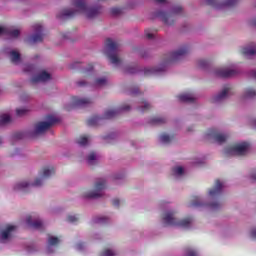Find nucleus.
I'll use <instances>...</instances> for the list:
<instances>
[{
	"label": "nucleus",
	"mask_w": 256,
	"mask_h": 256,
	"mask_svg": "<svg viewBox=\"0 0 256 256\" xmlns=\"http://www.w3.org/2000/svg\"><path fill=\"white\" fill-rule=\"evenodd\" d=\"M174 139L175 137L165 133L159 136L160 143H163L164 145H168V143H171Z\"/></svg>",
	"instance_id": "7c9ffc66"
},
{
	"label": "nucleus",
	"mask_w": 256,
	"mask_h": 256,
	"mask_svg": "<svg viewBox=\"0 0 256 256\" xmlns=\"http://www.w3.org/2000/svg\"><path fill=\"white\" fill-rule=\"evenodd\" d=\"M175 215H177V211L175 209L166 210L161 216L163 225L180 227L181 229H189V227H191L195 221L193 217H186L180 220L177 219Z\"/></svg>",
	"instance_id": "20e7f679"
},
{
	"label": "nucleus",
	"mask_w": 256,
	"mask_h": 256,
	"mask_svg": "<svg viewBox=\"0 0 256 256\" xmlns=\"http://www.w3.org/2000/svg\"><path fill=\"white\" fill-rule=\"evenodd\" d=\"M78 84H79L80 86H83V82H78Z\"/></svg>",
	"instance_id": "e2e57ef3"
},
{
	"label": "nucleus",
	"mask_w": 256,
	"mask_h": 256,
	"mask_svg": "<svg viewBox=\"0 0 256 256\" xmlns=\"http://www.w3.org/2000/svg\"><path fill=\"white\" fill-rule=\"evenodd\" d=\"M157 3H165L166 0H156Z\"/></svg>",
	"instance_id": "4d7b16f0"
},
{
	"label": "nucleus",
	"mask_w": 256,
	"mask_h": 256,
	"mask_svg": "<svg viewBox=\"0 0 256 256\" xmlns=\"http://www.w3.org/2000/svg\"><path fill=\"white\" fill-rule=\"evenodd\" d=\"M57 123V118L54 116H48L46 121L38 122L34 125L33 129L30 131L31 137H38V135H43L45 131H49L52 125Z\"/></svg>",
	"instance_id": "423d86ee"
},
{
	"label": "nucleus",
	"mask_w": 256,
	"mask_h": 256,
	"mask_svg": "<svg viewBox=\"0 0 256 256\" xmlns=\"http://www.w3.org/2000/svg\"><path fill=\"white\" fill-rule=\"evenodd\" d=\"M55 175V167L54 166H46L41 170V176L44 179H49V177H53Z\"/></svg>",
	"instance_id": "393cba45"
},
{
	"label": "nucleus",
	"mask_w": 256,
	"mask_h": 256,
	"mask_svg": "<svg viewBox=\"0 0 256 256\" xmlns=\"http://www.w3.org/2000/svg\"><path fill=\"white\" fill-rule=\"evenodd\" d=\"M72 103L75 107H87V105L93 103V100L91 98L74 97Z\"/></svg>",
	"instance_id": "aec40b11"
},
{
	"label": "nucleus",
	"mask_w": 256,
	"mask_h": 256,
	"mask_svg": "<svg viewBox=\"0 0 256 256\" xmlns=\"http://www.w3.org/2000/svg\"><path fill=\"white\" fill-rule=\"evenodd\" d=\"M1 143H3V138L0 137V145H1Z\"/></svg>",
	"instance_id": "680f3d73"
},
{
	"label": "nucleus",
	"mask_w": 256,
	"mask_h": 256,
	"mask_svg": "<svg viewBox=\"0 0 256 256\" xmlns=\"http://www.w3.org/2000/svg\"><path fill=\"white\" fill-rule=\"evenodd\" d=\"M112 205H114V207H119V205H121V200L115 198L112 200Z\"/></svg>",
	"instance_id": "09e8293b"
},
{
	"label": "nucleus",
	"mask_w": 256,
	"mask_h": 256,
	"mask_svg": "<svg viewBox=\"0 0 256 256\" xmlns=\"http://www.w3.org/2000/svg\"><path fill=\"white\" fill-rule=\"evenodd\" d=\"M250 236L252 237V239H256V228L251 230Z\"/></svg>",
	"instance_id": "864d4df0"
},
{
	"label": "nucleus",
	"mask_w": 256,
	"mask_h": 256,
	"mask_svg": "<svg viewBox=\"0 0 256 256\" xmlns=\"http://www.w3.org/2000/svg\"><path fill=\"white\" fill-rule=\"evenodd\" d=\"M124 73H135V68H133L132 66H125L123 68Z\"/></svg>",
	"instance_id": "49530a36"
},
{
	"label": "nucleus",
	"mask_w": 256,
	"mask_h": 256,
	"mask_svg": "<svg viewBox=\"0 0 256 256\" xmlns=\"http://www.w3.org/2000/svg\"><path fill=\"white\" fill-rule=\"evenodd\" d=\"M117 115H119V110L110 109L104 113V119H113V118L117 117Z\"/></svg>",
	"instance_id": "72a5a7b5"
},
{
	"label": "nucleus",
	"mask_w": 256,
	"mask_h": 256,
	"mask_svg": "<svg viewBox=\"0 0 256 256\" xmlns=\"http://www.w3.org/2000/svg\"><path fill=\"white\" fill-rule=\"evenodd\" d=\"M92 85L97 89H101V87H107V85H109V79H107L105 76L97 77L93 80Z\"/></svg>",
	"instance_id": "412c9836"
},
{
	"label": "nucleus",
	"mask_w": 256,
	"mask_h": 256,
	"mask_svg": "<svg viewBox=\"0 0 256 256\" xmlns=\"http://www.w3.org/2000/svg\"><path fill=\"white\" fill-rule=\"evenodd\" d=\"M61 243V239L59 237L56 236H48V244H47V251L48 253H53V251H51V247H57V245H59Z\"/></svg>",
	"instance_id": "5701e85b"
},
{
	"label": "nucleus",
	"mask_w": 256,
	"mask_h": 256,
	"mask_svg": "<svg viewBox=\"0 0 256 256\" xmlns=\"http://www.w3.org/2000/svg\"><path fill=\"white\" fill-rule=\"evenodd\" d=\"M76 143L80 147H87L91 143V136L89 135H80L78 138H76Z\"/></svg>",
	"instance_id": "b1692460"
},
{
	"label": "nucleus",
	"mask_w": 256,
	"mask_h": 256,
	"mask_svg": "<svg viewBox=\"0 0 256 256\" xmlns=\"http://www.w3.org/2000/svg\"><path fill=\"white\" fill-rule=\"evenodd\" d=\"M34 34L29 38L30 43H39L43 41V26L35 24L33 26Z\"/></svg>",
	"instance_id": "ddd939ff"
},
{
	"label": "nucleus",
	"mask_w": 256,
	"mask_h": 256,
	"mask_svg": "<svg viewBox=\"0 0 256 256\" xmlns=\"http://www.w3.org/2000/svg\"><path fill=\"white\" fill-rule=\"evenodd\" d=\"M249 179L252 183H256V170H252L250 172Z\"/></svg>",
	"instance_id": "a18cd8bd"
},
{
	"label": "nucleus",
	"mask_w": 256,
	"mask_h": 256,
	"mask_svg": "<svg viewBox=\"0 0 256 256\" xmlns=\"http://www.w3.org/2000/svg\"><path fill=\"white\" fill-rule=\"evenodd\" d=\"M171 175L174 179H181L185 175V168L182 166H175L172 168Z\"/></svg>",
	"instance_id": "a878e982"
},
{
	"label": "nucleus",
	"mask_w": 256,
	"mask_h": 256,
	"mask_svg": "<svg viewBox=\"0 0 256 256\" xmlns=\"http://www.w3.org/2000/svg\"><path fill=\"white\" fill-rule=\"evenodd\" d=\"M181 103H195L197 96L193 92H184L177 96Z\"/></svg>",
	"instance_id": "dca6fc26"
},
{
	"label": "nucleus",
	"mask_w": 256,
	"mask_h": 256,
	"mask_svg": "<svg viewBox=\"0 0 256 256\" xmlns=\"http://www.w3.org/2000/svg\"><path fill=\"white\" fill-rule=\"evenodd\" d=\"M99 162V155L95 152H91L87 156V163L88 165H95L96 163Z\"/></svg>",
	"instance_id": "c85d7f7f"
},
{
	"label": "nucleus",
	"mask_w": 256,
	"mask_h": 256,
	"mask_svg": "<svg viewBox=\"0 0 256 256\" xmlns=\"http://www.w3.org/2000/svg\"><path fill=\"white\" fill-rule=\"evenodd\" d=\"M105 219H107V218L103 217V218H101L100 221H101L102 223H105Z\"/></svg>",
	"instance_id": "bf43d9fd"
},
{
	"label": "nucleus",
	"mask_w": 256,
	"mask_h": 256,
	"mask_svg": "<svg viewBox=\"0 0 256 256\" xmlns=\"http://www.w3.org/2000/svg\"><path fill=\"white\" fill-rule=\"evenodd\" d=\"M6 55H8L11 63L14 65H19L21 63V54L17 50H11V49H6L5 50Z\"/></svg>",
	"instance_id": "f3484780"
},
{
	"label": "nucleus",
	"mask_w": 256,
	"mask_h": 256,
	"mask_svg": "<svg viewBox=\"0 0 256 256\" xmlns=\"http://www.w3.org/2000/svg\"><path fill=\"white\" fill-rule=\"evenodd\" d=\"M30 111L31 109L27 107L17 108L16 115H18V117H24V115H27L28 113H30Z\"/></svg>",
	"instance_id": "58836bf2"
},
{
	"label": "nucleus",
	"mask_w": 256,
	"mask_h": 256,
	"mask_svg": "<svg viewBox=\"0 0 256 256\" xmlns=\"http://www.w3.org/2000/svg\"><path fill=\"white\" fill-rule=\"evenodd\" d=\"M100 256H117V251L111 248H106L100 253Z\"/></svg>",
	"instance_id": "ea45409f"
},
{
	"label": "nucleus",
	"mask_w": 256,
	"mask_h": 256,
	"mask_svg": "<svg viewBox=\"0 0 256 256\" xmlns=\"http://www.w3.org/2000/svg\"><path fill=\"white\" fill-rule=\"evenodd\" d=\"M5 33L9 39H17L21 35V31L15 28H6Z\"/></svg>",
	"instance_id": "cd10ccee"
},
{
	"label": "nucleus",
	"mask_w": 256,
	"mask_h": 256,
	"mask_svg": "<svg viewBox=\"0 0 256 256\" xmlns=\"http://www.w3.org/2000/svg\"><path fill=\"white\" fill-rule=\"evenodd\" d=\"M63 39L67 38V34H62Z\"/></svg>",
	"instance_id": "052dcab7"
},
{
	"label": "nucleus",
	"mask_w": 256,
	"mask_h": 256,
	"mask_svg": "<svg viewBox=\"0 0 256 256\" xmlns=\"http://www.w3.org/2000/svg\"><path fill=\"white\" fill-rule=\"evenodd\" d=\"M238 73L239 71H237V68L235 66H228L225 68V79H231L233 77H236Z\"/></svg>",
	"instance_id": "bb28decb"
},
{
	"label": "nucleus",
	"mask_w": 256,
	"mask_h": 256,
	"mask_svg": "<svg viewBox=\"0 0 256 256\" xmlns=\"http://www.w3.org/2000/svg\"><path fill=\"white\" fill-rule=\"evenodd\" d=\"M205 141H214L218 145L225 143V132L223 128H210L204 133Z\"/></svg>",
	"instance_id": "6e6552de"
},
{
	"label": "nucleus",
	"mask_w": 256,
	"mask_h": 256,
	"mask_svg": "<svg viewBox=\"0 0 256 256\" xmlns=\"http://www.w3.org/2000/svg\"><path fill=\"white\" fill-rule=\"evenodd\" d=\"M17 231V227L13 225H7L0 231V241L1 243H8L13 239V235Z\"/></svg>",
	"instance_id": "9b49d317"
},
{
	"label": "nucleus",
	"mask_w": 256,
	"mask_h": 256,
	"mask_svg": "<svg viewBox=\"0 0 256 256\" xmlns=\"http://www.w3.org/2000/svg\"><path fill=\"white\" fill-rule=\"evenodd\" d=\"M123 109L124 111H129V106L126 105Z\"/></svg>",
	"instance_id": "13d9d810"
},
{
	"label": "nucleus",
	"mask_w": 256,
	"mask_h": 256,
	"mask_svg": "<svg viewBox=\"0 0 256 256\" xmlns=\"http://www.w3.org/2000/svg\"><path fill=\"white\" fill-rule=\"evenodd\" d=\"M47 81H51V74L44 70L32 77V83H47Z\"/></svg>",
	"instance_id": "2eb2a0df"
},
{
	"label": "nucleus",
	"mask_w": 256,
	"mask_h": 256,
	"mask_svg": "<svg viewBox=\"0 0 256 256\" xmlns=\"http://www.w3.org/2000/svg\"><path fill=\"white\" fill-rule=\"evenodd\" d=\"M150 123H152V125H163L164 123H167V118L163 116H155L151 119Z\"/></svg>",
	"instance_id": "473e14b6"
},
{
	"label": "nucleus",
	"mask_w": 256,
	"mask_h": 256,
	"mask_svg": "<svg viewBox=\"0 0 256 256\" xmlns=\"http://www.w3.org/2000/svg\"><path fill=\"white\" fill-rule=\"evenodd\" d=\"M239 3V0H226L225 7H235Z\"/></svg>",
	"instance_id": "37998d69"
},
{
	"label": "nucleus",
	"mask_w": 256,
	"mask_h": 256,
	"mask_svg": "<svg viewBox=\"0 0 256 256\" xmlns=\"http://www.w3.org/2000/svg\"><path fill=\"white\" fill-rule=\"evenodd\" d=\"M223 189V183L219 180H216L215 186L212 189L208 190L207 202L203 201L201 196H195L191 200L192 207H210L211 209H218L220 207L219 202H212V199L219 197L221 195V190Z\"/></svg>",
	"instance_id": "7ed1b4c3"
},
{
	"label": "nucleus",
	"mask_w": 256,
	"mask_h": 256,
	"mask_svg": "<svg viewBox=\"0 0 256 256\" xmlns=\"http://www.w3.org/2000/svg\"><path fill=\"white\" fill-rule=\"evenodd\" d=\"M209 75H212L215 79H225V67L216 66L209 72Z\"/></svg>",
	"instance_id": "6ab92c4d"
},
{
	"label": "nucleus",
	"mask_w": 256,
	"mask_h": 256,
	"mask_svg": "<svg viewBox=\"0 0 256 256\" xmlns=\"http://www.w3.org/2000/svg\"><path fill=\"white\" fill-rule=\"evenodd\" d=\"M77 13H81L88 19H95V17H99L101 13H103V6H89L87 5V0H73V8H65L59 14V19H67V17H73V15H77Z\"/></svg>",
	"instance_id": "f257e3e1"
},
{
	"label": "nucleus",
	"mask_w": 256,
	"mask_h": 256,
	"mask_svg": "<svg viewBox=\"0 0 256 256\" xmlns=\"http://www.w3.org/2000/svg\"><path fill=\"white\" fill-rule=\"evenodd\" d=\"M234 92H233V86L226 84L225 86V99H229V97H233Z\"/></svg>",
	"instance_id": "a19ab883"
},
{
	"label": "nucleus",
	"mask_w": 256,
	"mask_h": 256,
	"mask_svg": "<svg viewBox=\"0 0 256 256\" xmlns=\"http://www.w3.org/2000/svg\"><path fill=\"white\" fill-rule=\"evenodd\" d=\"M181 11H183V8L178 5L175 6L169 13H161L160 17L166 25H173V23H175L177 15L181 14Z\"/></svg>",
	"instance_id": "9d476101"
},
{
	"label": "nucleus",
	"mask_w": 256,
	"mask_h": 256,
	"mask_svg": "<svg viewBox=\"0 0 256 256\" xmlns=\"http://www.w3.org/2000/svg\"><path fill=\"white\" fill-rule=\"evenodd\" d=\"M7 27L0 26V37L6 35Z\"/></svg>",
	"instance_id": "3c124183"
},
{
	"label": "nucleus",
	"mask_w": 256,
	"mask_h": 256,
	"mask_svg": "<svg viewBox=\"0 0 256 256\" xmlns=\"http://www.w3.org/2000/svg\"><path fill=\"white\" fill-rule=\"evenodd\" d=\"M67 221L69 223H77V221H79V217L75 216V215H69L67 217Z\"/></svg>",
	"instance_id": "c03bdc74"
},
{
	"label": "nucleus",
	"mask_w": 256,
	"mask_h": 256,
	"mask_svg": "<svg viewBox=\"0 0 256 256\" xmlns=\"http://www.w3.org/2000/svg\"><path fill=\"white\" fill-rule=\"evenodd\" d=\"M189 55V47L181 46L174 52L170 54V59L158 64L157 66L147 67L144 69V74L147 77H151V75H161L167 71V67L171 61H179V59H183V57Z\"/></svg>",
	"instance_id": "f03ea898"
},
{
	"label": "nucleus",
	"mask_w": 256,
	"mask_h": 256,
	"mask_svg": "<svg viewBox=\"0 0 256 256\" xmlns=\"http://www.w3.org/2000/svg\"><path fill=\"white\" fill-rule=\"evenodd\" d=\"M145 35H146L147 39H153V37H155V34L149 32V31H146Z\"/></svg>",
	"instance_id": "603ef678"
},
{
	"label": "nucleus",
	"mask_w": 256,
	"mask_h": 256,
	"mask_svg": "<svg viewBox=\"0 0 256 256\" xmlns=\"http://www.w3.org/2000/svg\"><path fill=\"white\" fill-rule=\"evenodd\" d=\"M98 1H105V0H98Z\"/></svg>",
	"instance_id": "338daca9"
},
{
	"label": "nucleus",
	"mask_w": 256,
	"mask_h": 256,
	"mask_svg": "<svg viewBox=\"0 0 256 256\" xmlns=\"http://www.w3.org/2000/svg\"><path fill=\"white\" fill-rule=\"evenodd\" d=\"M185 256H199V254L197 253V251H195V249L187 248L185 250Z\"/></svg>",
	"instance_id": "79ce46f5"
},
{
	"label": "nucleus",
	"mask_w": 256,
	"mask_h": 256,
	"mask_svg": "<svg viewBox=\"0 0 256 256\" xmlns=\"http://www.w3.org/2000/svg\"><path fill=\"white\" fill-rule=\"evenodd\" d=\"M245 99H255L256 97V91L253 88H248L244 92Z\"/></svg>",
	"instance_id": "e433bc0d"
},
{
	"label": "nucleus",
	"mask_w": 256,
	"mask_h": 256,
	"mask_svg": "<svg viewBox=\"0 0 256 256\" xmlns=\"http://www.w3.org/2000/svg\"><path fill=\"white\" fill-rule=\"evenodd\" d=\"M149 109H151V104L146 100L142 101L138 106V110L141 111V113H145V111H149Z\"/></svg>",
	"instance_id": "c9c22d12"
},
{
	"label": "nucleus",
	"mask_w": 256,
	"mask_h": 256,
	"mask_svg": "<svg viewBox=\"0 0 256 256\" xmlns=\"http://www.w3.org/2000/svg\"><path fill=\"white\" fill-rule=\"evenodd\" d=\"M25 223L28 225V227H31V229H42L43 228V221L39 220L35 216L28 215L25 218Z\"/></svg>",
	"instance_id": "4468645a"
},
{
	"label": "nucleus",
	"mask_w": 256,
	"mask_h": 256,
	"mask_svg": "<svg viewBox=\"0 0 256 256\" xmlns=\"http://www.w3.org/2000/svg\"><path fill=\"white\" fill-rule=\"evenodd\" d=\"M249 153V143L242 142L226 148L227 157H245Z\"/></svg>",
	"instance_id": "1a4fd4ad"
},
{
	"label": "nucleus",
	"mask_w": 256,
	"mask_h": 256,
	"mask_svg": "<svg viewBox=\"0 0 256 256\" xmlns=\"http://www.w3.org/2000/svg\"><path fill=\"white\" fill-rule=\"evenodd\" d=\"M241 55L246 59H251L256 57V47L254 46H244L240 50Z\"/></svg>",
	"instance_id": "a211bd4d"
},
{
	"label": "nucleus",
	"mask_w": 256,
	"mask_h": 256,
	"mask_svg": "<svg viewBox=\"0 0 256 256\" xmlns=\"http://www.w3.org/2000/svg\"><path fill=\"white\" fill-rule=\"evenodd\" d=\"M13 189L16 192L28 193V191L33 189V184H31L29 179L21 180L14 184Z\"/></svg>",
	"instance_id": "f8f14e48"
},
{
	"label": "nucleus",
	"mask_w": 256,
	"mask_h": 256,
	"mask_svg": "<svg viewBox=\"0 0 256 256\" xmlns=\"http://www.w3.org/2000/svg\"><path fill=\"white\" fill-rule=\"evenodd\" d=\"M11 123V115L2 114L0 115V125H9Z\"/></svg>",
	"instance_id": "4c0bfd02"
},
{
	"label": "nucleus",
	"mask_w": 256,
	"mask_h": 256,
	"mask_svg": "<svg viewBox=\"0 0 256 256\" xmlns=\"http://www.w3.org/2000/svg\"><path fill=\"white\" fill-rule=\"evenodd\" d=\"M188 133H191V131H195V127L190 126L187 128Z\"/></svg>",
	"instance_id": "5fc2aeb1"
},
{
	"label": "nucleus",
	"mask_w": 256,
	"mask_h": 256,
	"mask_svg": "<svg viewBox=\"0 0 256 256\" xmlns=\"http://www.w3.org/2000/svg\"><path fill=\"white\" fill-rule=\"evenodd\" d=\"M225 101V89H222L220 92L211 97L210 103L214 105H219Z\"/></svg>",
	"instance_id": "4be33fe9"
},
{
	"label": "nucleus",
	"mask_w": 256,
	"mask_h": 256,
	"mask_svg": "<svg viewBox=\"0 0 256 256\" xmlns=\"http://www.w3.org/2000/svg\"><path fill=\"white\" fill-rule=\"evenodd\" d=\"M89 124H90V125H93V123H91V120H89Z\"/></svg>",
	"instance_id": "69168bd1"
},
{
	"label": "nucleus",
	"mask_w": 256,
	"mask_h": 256,
	"mask_svg": "<svg viewBox=\"0 0 256 256\" xmlns=\"http://www.w3.org/2000/svg\"><path fill=\"white\" fill-rule=\"evenodd\" d=\"M207 5H213L216 9H221V7L225 6L223 0H204Z\"/></svg>",
	"instance_id": "2f4dec72"
},
{
	"label": "nucleus",
	"mask_w": 256,
	"mask_h": 256,
	"mask_svg": "<svg viewBox=\"0 0 256 256\" xmlns=\"http://www.w3.org/2000/svg\"><path fill=\"white\" fill-rule=\"evenodd\" d=\"M197 67L199 69H202L203 71H207L208 73L211 72V70H209V62L208 60L205 59H200L197 61Z\"/></svg>",
	"instance_id": "c756f323"
},
{
	"label": "nucleus",
	"mask_w": 256,
	"mask_h": 256,
	"mask_svg": "<svg viewBox=\"0 0 256 256\" xmlns=\"http://www.w3.org/2000/svg\"><path fill=\"white\" fill-rule=\"evenodd\" d=\"M105 45H106V55L108 56L109 60L113 65H115L116 67H119L121 65V58L117 53V48L119 47V44H117L115 40L108 38L106 40Z\"/></svg>",
	"instance_id": "0eeeda50"
},
{
	"label": "nucleus",
	"mask_w": 256,
	"mask_h": 256,
	"mask_svg": "<svg viewBox=\"0 0 256 256\" xmlns=\"http://www.w3.org/2000/svg\"><path fill=\"white\" fill-rule=\"evenodd\" d=\"M253 76L255 77V79H256V71L255 72H253Z\"/></svg>",
	"instance_id": "0e129e2a"
},
{
	"label": "nucleus",
	"mask_w": 256,
	"mask_h": 256,
	"mask_svg": "<svg viewBox=\"0 0 256 256\" xmlns=\"http://www.w3.org/2000/svg\"><path fill=\"white\" fill-rule=\"evenodd\" d=\"M88 71H93V65L90 64V65L88 66Z\"/></svg>",
	"instance_id": "6e6d98bb"
},
{
	"label": "nucleus",
	"mask_w": 256,
	"mask_h": 256,
	"mask_svg": "<svg viewBox=\"0 0 256 256\" xmlns=\"http://www.w3.org/2000/svg\"><path fill=\"white\" fill-rule=\"evenodd\" d=\"M76 249L77 251H83V249H85V246L83 245V243H78L76 244Z\"/></svg>",
	"instance_id": "8fccbe9b"
},
{
	"label": "nucleus",
	"mask_w": 256,
	"mask_h": 256,
	"mask_svg": "<svg viewBox=\"0 0 256 256\" xmlns=\"http://www.w3.org/2000/svg\"><path fill=\"white\" fill-rule=\"evenodd\" d=\"M45 183V178L43 176L35 178L34 180H31L32 189L33 187H43Z\"/></svg>",
	"instance_id": "f704fd0d"
},
{
	"label": "nucleus",
	"mask_w": 256,
	"mask_h": 256,
	"mask_svg": "<svg viewBox=\"0 0 256 256\" xmlns=\"http://www.w3.org/2000/svg\"><path fill=\"white\" fill-rule=\"evenodd\" d=\"M110 13H111V15H120L121 9H119V8H111Z\"/></svg>",
	"instance_id": "de8ad7c7"
},
{
	"label": "nucleus",
	"mask_w": 256,
	"mask_h": 256,
	"mask_svg": "<svg viewBox=\"0 0 256 256\" xmlns=\"http://www.w3.org/2000/svg\"><path fill=\"white\" fill-rule=\"evenodd\" d=\"M107 189V180L105 178H100L95 181L93 189L82 191V197L84 199H99L103 197V191Z\"/></svg>",
	"instance_id": "39448f33"
}]
</instances>
